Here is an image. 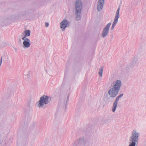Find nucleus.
<instances>
[{"label":"nucleus","mask_w":146,"mask_h":146,"mask_svg":"<svg viewBox=\"0 0 146 146\" xmlns=\"http://www.w3.org/2000/svg\"><path fill=\"white\" fill-rule=\"evenodd\" d=\"M104 0H98L97 4V9L98 11H101L103 7Z\"/></svg>","instance_id":"9d476101"},{"label":"nucleus","mask_w":146,"mask_h":146,"mask_svg":"<svg viewBox=\"0 0 146 146\" xmlns=\"http://www.w3.org/2000/svg\"><path fill=\"white\" fill-rule=\"evenodd\" d=\"M30 30H26L25 31L22 33V36H29L30 35Z\"/></svg>","instance_id":"f8f14e48"},{"label":"nucleus","mask_w":146,"mask_h":146,"mask_svg":"<svg viewBox=\"0 0 146 146\" xmlns=\"http://www.w3.org/2000/svg\"><path fill=\"white\" fill-rule=\"evenodd\" d=\"M140 135L139 132L134 129L131 133V135L129 137V146H137V143L139 141V138Z\"/></svg>","instance_id":"39448f33"},{"label":"nucleus","mask_w":146,"mask_h":146,"mask_svg":"<svg viewBox=\"0 0 146 146\" xmlns=\"http://www.w3.org/2000/svg\"><path fill=\"white\" fill-rule=\"evenodd\" d=\"M123 95V94H119L116 97L115 100L118 102L119 100V99L122 97Z\"/></svg>","instance_id":"dca6fc26"},{"label":"nucleus","mask_w":146,"mask_h":146,"mask_svg":"<svg viewBox=\"0 0 146 146\" xmlns=\"http://www.w3.org/2000/svg\"><path fill=\"white\" fill-rule=\"evenodd\" d=\"M82 8L83 3L82 0H76L75 3L74 10L76 20L79 21L81 19Z\"/></svg>","instance_id":"7ed1b4c3"},{"label":"nucleus","mask_w":146,"mask_h":146,"mask_svg":"<svg viewBox=\"0 0 146 146\" xmlns=\"http://www.w3.org/2000/svg\"><path fill=\"white\" fill-rule=\"evenodd\" d=\"M103 69V67H102L100 68L99 70L98 74L101 77H102V76Z\"/></svg>","instance_id":"2eb2a0df"},{"label":"nucleus","mask_w":146,"mask_h":146,"mask_svg":"<svg viewBox=\"0 0 146 146\" xmlns=\"http://www.w3.org/2000/svg\"><path fill=\"white\" fill-rule=\"evenodd\" d=\"M90 141L86 135H84L76 140L73 143V146H90Z\"/></svg>","instance_id":"f03ea898"},{"label":"nucleus","mask_w":146,"mask_h":146,"mask_svg":"<svg viewBox=\"0 0 146 146\" xmlns=\"http://www.w3.org/2000/svg\"><path fill=\"white\" fill-rule=\"evenodd\" d=\"M14 48L15 49V50L16 51L17 50V49L16 48Z\"/></svg>","instance_id":"6ab92c4d"},{"label":"nucleus","mask_w":146,"mask_h":146,"mask_svg":"<svg viewBox=\"0 0 146 146\" xmlns=\"http://www.w3.org/2000/svg\"><path fill=\"white\" fill-rule=\"evenodd\" d=\"M51 97L47 95H43L42 96L37 102V107L39 108L45 109L47 108V105L51 101Z\"/></svg>","instance_id":"20e7f679"},{"label":"nucleus","mask_w":146,"mask_h":146,"mask_svg":"<svg viewBox=\"0 0 146 146\" xmlns=\"http://www.w3.org/2000/svg\"><path fill=\"white\" fill-rule=\"evenodd\" d=\"M111 98H112L109 95L108 93L105 96L104 99L107 102H111Z\"/></svg>","instance_id":"4468645a"},{"label":"nucleus","mask_w":146,"mask_h":146,"mask_svg":"<svg viewBox=\"0 0 146 146\" xmlns=\"http://www.w3.org/2000/svg\"><path fill=\"white\" fill-rule=\"evenodd\" d=\"M121 81L117 80L113 82L108 90V93L112 98L115 97L118 94L121 86Z\"/></svg>","instance_id":"f257e3e1"},{"label":"nucleus","mask_w":146,"mask_h":146,"mask_svg":"<svg viewBox=\"0 0 146 146\" xmlns=\"http://www.w3.org/2000/svg\"><path fill=\"white\" fill-rule=\"evenodd\" d=\"M119 8L117 11V12L114 18V21H113V23L112 24V25L111 28V30H112L113 29L115 26V25L118 22V19L119 17Z\"/></svg>","instance_id":"423d86ee"},{"label":"nucleus","mask_w":146,"mask_h":146,"mask_svg":"<svg viewBox=\"0 0 146 146\" xmlns=\"http://www.w3.org/2000/svg\"><path fill=\"white\" fill-rule=\"evenodd\" d=\"M69 21L66 20L64 19L60 23V27L61 29H65L69 26Z\"/></svg>","instance_id":"1a4fd4ad"},{"label":"nucleus","mask_w":146,"mask_h":146,"mask_svg":"<svg viewBox=\"0 0 146 146\" xmlns=\"http://www.w3.org/2000/svg\"><path fill=\"white\" fill-rule=\"evenodd\" d=\"M45 25L46 27H48L49 26L48 23L47 22L45 23Z\"/></svg>","instance_id":"a211bd4d"},{"label":"nucleus","mask_w":146,"mask_h":146,"mask_svg":"<svg viewBox=\"0 0 146 146\" xmlns=\"http://www.w3.org/2000/svg\"><path fill=\"white\" fill-rule=\"evenodd\" d=\"M111 25V23H109L104 27L102 33V36H106L108 35L110 28Z\"/></svg>","instance_id":"0eeeda50"},{"label":"nucleus","mask_w":146,"mask_h":146,"mask_svg":"<svg viewBox=\"0 0 146 146\" xmlns=\"http://www.w3.org/2000/svg\"><path fill=\"white\" fill-rule=\"evenodd\" d=\"M138 60V58L137 56H134L131 62V64L132 65H134L136 64Z\"/></svg>","instance_id":"ddd939ff"},{"label":"nucleus","mask_w":146,"mask_h":146,"mask_svg":"<svg viewBox=\"0 0 146 146\" xmlns=\"http://www.w3.org/2000/svg\"><path fill=\"white\" fill-rule=\"evenodd\" d=\"M69 97V95H68V96H67V99H66V106L67 105V103H68V101Z\"/></svg>","instance_id":"f3484780"},{"label":"nucleus","mask_w":146,"mask_h":146,"mask_svg":"<svg viewBox=\"0 0 146 146\" xmlns=\"http://www.w3.org/2000/svg\"><path fill=\"white\" fill-rule=\"evenodd\" d=\"M118 102L117 101L115 100L113 103L112 107V111L113 113L115 112L116 110V108L117 107Z\"/></svg>","instance_id":"9b49d317"},{"label":"nucleus","mask_w":146,"mask_h":146,"mask_svg":"<svg viewBox=\"0 0 146 146\" xmlns=\"http://www.w3.org/2000/svg\"><path fill=\"white\" fill-rule=\"evenodd\" d=\"M22 39L23 40V47L24 48H28L30 45V41L29 39L27 37H22Z\"/></svg>","instance_id":"6e6552de"}]
</instances>
